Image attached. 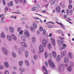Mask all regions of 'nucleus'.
<instances>
[{
    "mask_svg": "<svg viewBox=\"0 0 74 74\" xmlns=\"http://www.w3.org/2000/svg\"><path fill=\"white\" fill-rule=\"evenodd\" d=\"M48 42V40H46L45 39H44L42 41V44L44 47H45L47 45V43Z\"/></svg>",
    "mask_w": 74,
    "mask_h": 74,
    "instance_id": "1",
    "label": "nucleus"
},
{
    "mask_svg": "<svg viewBox=\"0 0 74 74\" xmlns=\"http://www.w3.org/2000/svg\"><path fill=\"white\" fill-rule=\"evenodd\" d=\"M24 35L27 37H29L30 36V34L28 31L27 30H24Z\"/></svg>",
    "mask_w": 74,
    "mask_h": 74,
    "instance_id": "2",
    "label": "nucleus"
},
{
    "mask_svg": "<svg viewBox=\"0 0 74 74\" xmlns=\"http://www.w3.org/2000/svg\"><path fill=\"white\" fill-rule=\"evenodd\" d=\"M39 50L40 52H42L44 51V47L42 45H40L39 46Z\"/></svg>",
    "mask_w": 74,
    "mask_h": 74,
    "instance_id": "3",
    "label": "nucleus"
},
{
    "mask_svg": "<svg viewBox=\"0 0 74 74\" xmlns=\"http://www.w3.org/2000/svg\"><path fill=\"white\" fill-rule=\"evenodd\" d=\"M51 40L52 41V45L55 46V40L54 38H53L52 37H51Z\"/></svg>",
    "mask_w": 74,
    "mask_h": 74,
    "instance_id": "4",
    "label": "nucleus"
},
{
    "mask_svg": "<svg viewBox=\"0 0 74 74\" xmlns=\"http://www.w3.org/2000/svg\"><path fill=\"white\" fill-rule=\"evenodd\" d=\"M56 10L57 12L60 13V7L59 6H57L56 8Z\"/></svg>",
    "mask_w": 74,
    "mask_h": 74,
    "instance_id": "5",
    "label": "nucleus"
},
{
    "mask_svg": "<svg viewBox=\"0 0 74 74\" xmlns=\"http://www.w3.org/2000/svg\"><path fill=\"white\" fill-rule=\"evenodd\" d=\"M57 43L58 45H62L63 44H64V41H61L60 42L59 40L58 39L57 40Z\"/></svg>",
    "mask_w": 74,
    "mask_h": 74,
    "instance_id": "6",
    "label": "nucleus"
},
{
    "mask_svg": "<svg viewBox=\"0 0 74 74\" xmlns=\"http://www.w3.org/2000/svg\"><path fill=\"white\" fill-rule=\"evenodd\" d=\"M64 61L65 63H68L69 62V60L68 58V57L67 56L66 58L65 57V58L64 59Z\"/></svg>",
    "mask_w": 74,
    "mask_h": 74,
    "instance_id": "7",
    "label": "nucleus"
},
{
    "mask_svg": "<svg viewBox=\"0 0 74 74\" xmlns=\"http://www.w3.org/2000/svg\"><path fill=\"white\" fill-rule=\"evenodd\" d=\"M52 55L53 56L56 58V52L53 51L52 53Z\"/></svg>",
    "mask_w": 74,
    "mask_h": 74,
    "instance_id": "8",
    "label": "nucleus"
},
{
    "mask_svg": "<svg viewBox=\"0 0 74 74\" xmlns=\"http://www.w3.org/2000/svg\"><path fill=\"white\" fill-rule=\"evenodd\" d=\"M9 29L10 30V32L11 33H12L14 32V29L13 27L11 26H10L9 27Z\"/></svg>",
    "mask_w": 74,
    "mask_h": 74,
    "instance_id": "9",
    "label": "nucleus"
},
{
    "mask_svg": "<svg viewBox=\"0 0 74 74\" xmlns=\"http://www.w3.org/2000/svg\"><path fill=\"white\" fill-rule=\"evenodd\" d=\"M11 36L12 38L15 40H17V38L16 37V36L14 35H13V34H12L11 35Z\"/></svg>",
    "mask_w": 74,
    "mask_h": 74,
    "instance_id": "10",
    "label": "nucleus"
},
{
    "mask_svg": "<svg viewBox=\"0 0 74 74\" xmlns=\"http://www.w3.org/2000/svg\"><path fill=\"white\" fill-rule=\"evenodd\" d=\"M7 38L8 39V40L10 41H12V38L10 36H9V35H8L7 36Z\"/></svg>",
    "mask_w": 74,
    "mask_h": 74,
    "instance_id": "11",
    "label": "nucleus"
},
{
    "mask_svg": "<svg viewBox=\"0 0 74 74\" xmlns=\"http://www.w3.org/2000/svg\"><path fill=\"white\" fill-rule=\"evenodd\" d=\"M66 53V51H64L63 52L61 53V55L62 56L65 55Z\"/></svg>",
    "mask_w": 74,
    "mask_h": 74,
    "instance_id": "12",
    "label": "nucleus"
},
{
    "mask_svg": "<svg viewBox=\"0 0 74 74\" xmlns=\"http://www.w3.org/2000/svg\"><path fill=\"white\" fill-rule=\"evenodd\" d=\"M60 59H61L60 56L59 55L56 58V60L58 62L59 61H60Z\"/></svg>",
    "mask_w": 74,
    "mask_h": 74,
    "instance_id": "13",
    "label": "nucleus"
},
{
    "mask_svg": "<svg viewBox=\"0 0 74 74\" xmlns=\"http://www.w3.org/2000/svg\"><path fill=\"white\" fill-rule=\"evenodd\" d=\"M50 67L52 68H54L55 67V66L53 63L49 65Z\"/></svg>",
    "mask_w": 74,
    "mask_h": 74,
    "instance_id": "14",
    "label": "nucleus"
},
{
    "mask_svg": "<svg viewBox=\"0 0 74 74\" xmlns=\"http://www.w3.org/2000/svg\"><path fill=\"white\" fill-rule=\"evenodd\" d=\"M21 44H22V45L23 46H24V47H27V45L24 42H21Z\"/></svg>",
    "mask_w": 74,
    "mask_h": 74,
    "instance_id": "15",
    "label": "nucleus"
},
{
    "mask_svg": "<svg viewBox=\"0 0 74 74\" xmlns=\"http://www.w3.org/2000/svg\"><path fill=\"white\" fill-rule=\"evenodd\" d=\"M21 39L24 41H25L26 40V37L25 36H22L21 37Z\"/></svg>",
    "mask_w": 74,
    "mask_h": 74,
    "instance_id": "16",
    "label": "nucleus"
},
{
    "mask_svg": "<svg viewBox=\"0 0 74 74\" xmlns=\"http://www.w3.org/2000/svg\"><path fill=\"white\" fill-rule=\"evenodd\" d=\"M68 56L70 58H72L73 54L70 52H68Z\"/></svg>",
    "mask_w": 74,
    "mask_h": 74,
    "instance_id": "17",
    "label": "nucleus"
},
{
    "mask_svg": "<svg viewBox=\"0 0 74 74\" xmlns=\"http://www.w3.org/2000/svg\"><path fill=\"white\" fill-rule=\"evenodd\" d=\"M33 27L35 29H36L37 28V24L35 23H33Z\"/></svg>",
    "mask_w": 74,
    "mask_h": 74,
    "instance_id": "18",
    "label": "nucleus"
},
{
    "mask_svg": "<svg viewBox=\"0 0 74 74\" xmlns=\"http://www.w3.org/2000/svg\"><path fill=\"white\" fill-rule=\"evenodd\" d=\"M57 32L58 33H61L62 34H63V32L61 30H58L57 31Z\"/></svg>",
    "mask_w": 74,
    "mask_h": 74,
    "instance_id": "19",
    "label": "nucleus"
},
{
    "mask_svg": "<svg viewBox=\"0 0 74 74\" xmlns=\"http://www.w3.org/2000/svg\"><path fill=\"white\" fill-rule=\"evenodd\" d=\"M3 50L4 51V53L5 54H7L8 53V51L7 50H6V48H3Z\"/></svg>",
    "mask_w": 74,
    "mask_h": 74,
    "instance_id": "20",
    "label": "nucleus"
},
{
    "mask_svg": "<svg viewBox=\"0 0 74 74\" xmlns=\"http://www.w3.org/2000/svg\"><path fill=\"white\" fill-rule=\"evenodd\" d=\"M25 62L27 66H29V63L28 60H25Z\"/></svg>",
    "mask_w": 74,
    "mask_h": 74,
    "instance_id": "21",
    "label": "nucleus"
},
{
    "mask_svg": "<svg viewBox=\"0 0 74 74\" xmlns=\"http://www.w3.org/2000/svg\"><path fill=\"white\" fill-rule=\"evenodd\" d=\"M63 46L61 48V50L62 49H65L66 47V44H63Z\"/></svg>",
    "mask_w": 74,
    "mask_h": 74,
    "instance_id": "22",
    "label": "nucleus"
},
{
    "mask_svg": "<svg viewBox=\"0 0 74 74\" xmlns=\"http://www.w3.org/2000/svg\"><path fill=\"white\" fill-rule=\"evenodd\" d=\"M1 37L2 38H5V35L4 32H2L1 34Z\"/></svg>",
    "mask_w": 74,
    "mask_h": 74,
    "instance_id": "23",
    "label": "nucleus"
},
{
    "mask_svg": "<svg viewBox=\"0 0 74 74\" xmlns=\"http://www.w3.org/2000/svg\"><path fill=\"white\" fill-rule=\"evenodd\" d=\"M4 65L7 68H8L9 67V64L7 62H5L4 63Z\"/></svg>",
    "mask_w": 74,
    "mask_h": 74,
    "instance_id": "24",
    "label": "nucleus"
},
{
    "mask_svg": "<svg viewBox=\"0 0 74 74\" xmlns=\"http://www.w3.org/2000/svg\"><path fill=\"white\" fill-rule=\"evenodd\" d=\"M48 62L49 65L53 63L52 61L51 60H49Z\"/></svg>",
    "mask_w": 74,
    "mask_h": 74,
    "instance_id": "25",
    "label": "nucleus"
},
{
    "mask_svg": "<svg viewBox=\"0 0 74 74\" xmlns=\"http://www.w3.org/2000/svg\"><path fill=\"white\" fill-rule=\"evenodd\" d=\"M25 56L26 57H27L29 55V53L28 51H26L25 52Z\"/></svg>",
    "mask_w": 74,
    "mask_h": 74,
    "instance_id": "26",
    "label": "nucleus"
},
{
    "mask_svg": "<svg viewBox=\"0 0 74 74\" xmlns=\"http://www.w3.org/2000/svg\"><path fill=\"white\" fill-rule=\"evenodd\" d=\"M39 30L40 32H42L44 29L42 26H40L39 27Z\"/></svg>",
    "mask_w": 74,
    "mask_h": 74,
    "instance_id": "27",
    "label": "nucleus"
},
{
    "mask_svg": "<svg viewBox=\"0 0 74 74\" xmlns=\"http://www.w3.org/2000/svg\"><path fill=\"white\" fill-rule=\"evenodd\" d=\"M30 30L32 32H34L35 31L34 29L32 27H30Z\"/></svg>",
    "mask_w": 74,
    "mask_h": 74,
    "instance_id": "28",
    "label": "nucleus"
},
{
    "mask_svg": "<svg viewBox=\"0 0 74 74\" xmlns=\"http://www.w3.org/2000/svg\"><path fill=\"white\" fill-rule=\"evenodd\" d=\"M58 38L60 39L61 41H64V40H64V38L63 37H62L61 36H59L58 37Z\"/></svg>",
    "mask_w": 74,
    "mask_h": 74,
    "instance_id": "29",
    "label": "nucleus"
},
{
    "mask_svg": "<svg viewBox=\"0 0 74 74\" xmlns=\"http://www.w3.org/2000/svg\"><path fill=\"white\" fill-rule=\"evenodd\" d=\"M12 56L14 58H15L16 56V55L14 52L12 53Z\"/></svg>",
    "mask_w": 74,
    "mask_h": 74,
    "instance_id": "30",
    "label": "nucleus"
},
{
    "mask_svg": "<svg viewBox=\"0 0 74 74\" xmlns=\"http://www.w3.org/2000/svg\"><path fill=\"white\" fill-rule=\"evenodd\" d=\"M72 70L71 68L69 66L68 67V71L69 72H71Z\"/></svg>",
    "mask_w": 74,
    "mask_h": 74,
    "instance_id": "31",
    "label": "nucleus"
},
{
    "mask_svg": "<svg viewBox=\"0 0 74 74\" xmlns=\"http://www.w3.org/2000/svg\"><path fill=\"white\" fill-rule=\"evenodd\" d=\"M48 48L49 49H50L51 48V44H49L48 45Z\"/></svg>",
    "mask_w": 74,
    "mask_h": 74,
    "instance_id": "32",
    "label": "nucleus"
},
{
    "mask_svg": "<svg viewBox=\"0 0 74 74\" xmlns=\"http://www.w3.org/2000/svg\"><path fill=\"white\" fill-rule=\"evenodd\" d=\"M19 70L21 72H23L25 71V69L23 68H19Z\"/></svg>",
    "mask_w": 74,
    "mask_h": 74,
    "instance_id": "33",
    "label": "nucleus"
},
{
    "mask_svg": "<svg viewBox=\"0 0 74 74\" xmlns=\"http://www.w3.org/2000/svg\"><path fill=\"white\" fill-rule=\"evenodd\" d=\"M47 27L48 28H51L52 27V26L51 25H46Z\"/></svg>",
    "mask_w": 74,
    "mask_h": 74,
    "instance_id": "34",
    "label": "nucleus"
},
{
    "mask_svg": "<svg viewBox=\"0 0 74 74\" xmlns=\"http://www.w3.org/2000/svg\"><path fill=\"white\" fill-rule=\"evenodd\" d=\"M60 67L61 69H64V67L63 64H60Z\"/></svg>",
    "mask_w": 74,
    "mask_h": 74,
    "instance_id": "35",
    "label": "nucleus"
},
{
    "mask_svg": "<svg viewBox=\"0 0 74 74\" xmlns=\"http://www.w3.org/2000/svg\"><path fill=\"white\" fill-rule=\"evenodd\" d=\"M36 8L35 6H34L32 8V10L33 11H35L36 10Z\"/></svg>",
    "mask_w": 74,
    "mask_h": 74,
    "instance_id": "36",
    "label": "nucleus"
},
{
    "mask_svg": "<svg viewBox=\"0 0 74 74\" xmlns=\"http://www.w3.org/2000/svg\"><path fill=\"white\" fill-rule=\"evenodd\" d=\"M32 43H34L35 41V38L34 37H33L32 39Z\"/></svg>",
    "mask_w": 74,
    "mask_h": 74,
    "instance_id": "37",
    "label": "nucleus"
},
{
    "mask_svg": "<svg viewBox=\"0 0 74 74\" xmlns=\"http://www.w3.org/2000/svg\"><path fill=\"white\" fill-rule=\"evenodd\" d=\"M51 3L52 4H54L56 2V0H51Z\"/></svg>",
    "mask_w": 74,
    "mask_h": 74,
    "instance_id": "38",
    "label": "nucleus"
},
{
    "mask_svg": "<svg viewBox=\"0 0 74 74\" xmlns=\"http://www.w3.org/2000/svg\"><path fill=\"white\" fill-rule=\"evenodd\" d=\"M23 64V62L22 61H20L19 62V65L20 66H22Z\"/></svg>",
    "mask_w": 74,
    "mask_h": 74,
    "instance_id": "39",
    "label": "nucleus"
},
{
    "mask_svg": "<svg viewBox=\"0 0 74 74\" xmlns=\"http://www.w3.org/2000/svg\"><path fill=\"white\" fill-rule=\"evenodd\" d=\"M46 34V31L45 30H44L43 33H42V35L43 36H45V34Z\"/></svg>",
    "mask_w": 74,
    "mask_h": 74,
    "instance_id": "40",
    "label": "nucleus"
},
{
    "mask_svg": "<svg viewBox=\"0 0 74 74\" xmlns=\"http://www.w3.org/2000/svg\"><path fill=\"white\" fill-rule=\"evenodd\" d=\"M34 59H37L38 57L36 55H35L34 56Z\"/></svg>",
    "mask_w": 74,
    "mask_h": 74,
    "instance_id": "41",
    "label": "nucleus"
},
{
    "mask_svg": "<svg viewBox=\"0 0 74 74\" xmlns=\"http://www.w3.org/2000/svg\"><path fill=\"white\" fill-rule=\"evenodd\" d=\"M45 65L46 66H47V67L48 66V62H45Z\"/></svg>",
    "mask_w": 74,
    "mask_h": 74,
    "instance_id": "42",
    "label": "nucleus"
},
{
    "mask_svg": "<svg viewBox=\"0 0 74 74\" xmlns=\"http://www.w3.org/2000/svg\"><path fill=\"white\" fill-rule=\"evenodd\" d=\"M13 2L12 1H10V6H13Z\"/></svg>",
    "mask_w": 74,
    "mask_h": 74,
    "instance_id": "43",
    "label": "nucleus"
},
{
    "mask_svg": "<svg viewBox=\"0 0 74 74\" xmlns=\"http://www.w3.org/2000/svg\"><path fill=\"white\" fill-rule=\"evenodd\" d=\"M72 8V6L71 5H69V6H68V8L69 9H71Z\"/></svg>",
    "mask_w": 74,
    "mask_h": 74,
    "instance_id": "44",
    "label": "nucleus"
},
{
    "mask_svg": "<svg viewBox=\"0 0 74 74\" xmlns=\"http://www.w3.org/2000/svg\"><path fill=\"white\" fill-rule=\"evenodd\" d=\"M45 57L46 58L47 57L48 55L46 52H45Z\"/></svg>",
    "mask_w": 74,
    "mask_h": 74,
    "instance_id": "45",
    "label": "nucleus"
},
{
    "mask_svg": "<svg viewBox=\"0 0 74 74\" xmlns=\"http://www.w3.org/2000/svg\"><path fill=\"white\" fill-rule=\"evenodd\" d=\"M69 3L70 4H71L72 3V0H69Z\"/></svg>",
    "mask_w": 74,
    "mask_h": 74,
    "instance_id": "46",
    "label": "nucleus"
},
{
    "mask_svg": "<svg viewBox=\"0 0 74 74\" xmlns=\"http://www.w3.org/2000/svg\"><path fill=\"white\" fill-rule=\"evenodd\" d=\"M23 30H21L20 32H19V34L20 35H22L23 34Z\"/></svg>",
    "mask_w": 74,
    "mask_h": 74,
    "instance_id": "47",
    "label": "nucleus"
},
{
    "mask_svg": "<svg viewBox=\"0 0 74 74\" xmlns=\"http://www.w3.org/2000/svg\"><path fill=\"white\" fill-rule=\"evenodd\" d=\"M21 30V28L20 27H18L17 28V31L18 32H20Z\"/></svg>",
    "mask_w": 74,
    "mask_h": 74,
    "instance_id": "48",
    "label": "nucleus"
},
{
    "mask_svg": "<svg viewBox=\"0 0 74 74\" xmlns=\"http://www.w3.org/2000/svg\"><path fill=\"white\" fill-rule=\"evenodd\" d=\"M6 23V21H1V24H3Z\"/></svg>",
    "mask_w": 74,
    "mask_h": 74,
    "instance_id": "49",
    "label": "nucleus"
},
{
    "mask_svg": "<svg viewBox=\"0 0 74 74\" xmlns=\"http://www.w3.org/2000/svg\"><path fill=\"white\" fill-rule=\"evenodd\" d=\"M8 8L7 7H6L5 8L4 10L5 11H8Z\"/></svg>",
    "mask_w": 74,
    "mask_h": 74,
    "instance_id": "50",
    "label": "nucleus"
},
{
    "mask_svg": "<svg viewBox=\"0 0 74 74\" xmlns=\"http://www.w3.org/2000/svg\"><path fill=\"white\" fill-rule=\"evenodd\" d=\"M4 74H9V72L8 71H5Z\"/></svg>",
    "mask_w": 74,
    "mask_h": 74,
    "instance_id": "51",
    "label": "nucleus"
},
{
    "mask_svg": "<svg viewBox=\"0 0 74 74\" xmlns=\"http://www.w3.org/2000/svg\"><path fill=\"white\" fill-rule=\"evenodd\" d=\"M44 73L45 74H47L48 72L47 71V70H45L44 71Z\"/></svg>",
    "mask_w": 74,
    "mask_h": 74,
    "instance_id": "52",
    "label": "nucleus"
},
{
    "mask_svg": "<svg viewBox=\"0 0 74 74\" xmlns=\"http://www.w3.org/2000/svg\"><path fill=\"white\" fill-rule=\"evenodd\" d=\"M3 68V66L0 65V69H2Z\"/></svg>",
    "mask_w": 74,
    "mask_h": 74,
    "instance_id": "53",
    "label": "nucleus"
},
{
    "mask_svg": "<svg viewBox=\"0 0 74 74\" xmlns=\"http://www.w3.org/2000/svg\"><path fill=\"white\" fill-rule=\"evenodd\" d=\"M35 20H40V18H38V17H36L35 18Z\"/></svg>",
    "mask_w": 74,
    "mask_h": 74,
    "instance_id": "54",
    "label": "nucleus"
},
{
    "mask_svg": "<svg viewBox=\"0 0 74 74\" xmlns=\"http://www.w3.org/2000/svg\"><path fill=\"white\" fill-rule=\"evenodd\" d=\"M60 25H61L62 27V28H63L64 29H65V27H64V25H63L61 23Z\"/></svg>",
    "mask_w": 74,
    "mask_h": 74,
    "instance_id": "55",
    "label": "nucleus"
},
{
    "mask_svg": "<svg viewBox=\"0 0 74 74\" xmlns=\"http://www.w3.org/2000/svg\"><path fill=\"white\" fill-rule=\"evenodd\" d=\"M42 69L44 70H46V69L45 68V67L44 66H43L42 67Z\"/></svg>",
    "mask_w": 74,
    "mask_h": 74,
    "instance_id": "56",
    "label": "nucleus"
},
{
    "mask_svg": "<svg viewBox=\"0 0 74 74\" xmlns=\"http://www.w3.org/2000/svg\"><path fill=\"white\" fill-rule=\"evenodd\" d=\"M52 36V33H50L49 34V37H51Z\"/></svg>",
    "mask_w": 74,
    "mask_h": 74,
    "instance_id": "57",
    "label": "nucleus"
},
{
    "mask_svg": "<svg viewBox=\"0 0 74 74\" xmlns=\"http://www.w3.org/2000/svg\"><path fill=\"white\" fill-rule=\"evenodd\" d=\"M66 12L67 14H69V9H67L66 10Z\"/></svg>",
    "mask_w": 74,
    "mask_h": 74,
    "instance_id": "58",
    "label": "nucleus"
},
{
    "mask_svg": "<svg viewBox=\"0 0 74 74\" xmlns=\"http://www.w3.org/2000/svg\"><path fill=\"white\" fill-rule=\"evenodd\" d=\"M3 4L5 5V0H3Z\"/></svg>",
    "mask_w": 74,
    "mask_h": 74,
    "instance_id": "59",
    "label": "nucleus"
},
{
    "mask_svg": "<svg viewBox=\"0 0 74 74\" xmlns=\"http://www.w3.org/2000/svg\"><path fill=\"white\" fill-rule=\"evenodd\" d=\"M67 17V15H64V18H65V19H66Z\"/></svg>",
    "mask_w": 74,
    "mask_h": 74,
    "instance_id": "60",
    "label": "nucleus"
},
{
    "mask_svg": "<svg viewBox=\"0 0 74 74\" xmlns=\"http://www.w3.org/2000/svg\"><path fill=\"white\" fill-rule=\"evenodd\" d=\"M73 11L72 10H71L70 11H69V13H70V14H72V13H73Z\"/></svg>",
    "mask_w": 74,
    "mask_h": 74,
    "instance_id": "61",
    "label": "nucleus"
},
{
    "mask_svg": "<svg viewBox=\"0 0 74 74\" xmlns=\"http://www.w3.org/2000/svg\"><path fill=\"white\" fill-rule=\"evenodd\" d=\"M19 0H15V2L16 3H18Z\"/></svg>",
    "mask_w": 74,
    "mask_h": 74,
    "instance_id": "62",
    "label": "nucleus"
},
{
    "mask_svg": "<svg viewBox=\"0 0 74 74\" xmlns=\"http://www.w3.org/2000/svg\"><path fill=\"white\" fill-rule=\"evenodd\" d=\"M70 64H71L72 66H73V62L72 61L71 62H70Z\"/></svg>",
    "mask_w": 74,
    "mask_h": 74,
    "instance_id": "63",
    "label": "nucleus"
},
{
    "mask_svg": "<svg viewBox=\"0 0 74 74\" xmlns=\"http://www.w3.org/2000/svg\"><path fill=\"white\" fill-rule=\"evenodd\" d=\"M12 74H16V72L14 71L12 72Z\"/></svg>",
    "mask_w": 74,
    "mask_h": 74,
    "instance_id": "64",
    "label": "nucleus"
}]
</instances>
